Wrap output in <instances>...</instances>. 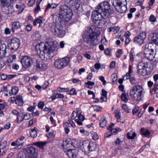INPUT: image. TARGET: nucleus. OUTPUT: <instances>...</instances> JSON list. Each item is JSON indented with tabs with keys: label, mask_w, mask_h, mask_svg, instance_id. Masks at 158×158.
<instances>
[{
	"label": "nucleus",
	"mask_w": 158,
	"mask_h": 158,
	"mask_svg": "<svg viewBox=\"0 0 158 158\" xmlns=\"http://www.w3.org/2000/svg\"><path fill=\"white\" fill-rule=\"evenodd\" d=\"M65 4L61 6L60 14L62 16V19L60 18L57 21L58 24H53L50 30L53 34L60 38L64 37L66 34V31L64 28L65 23L69 21L73 15L72 9L69 6L79 7L81 0H64Z\"/></svg>",
	"instance_id": "nucleus-1"
},
{
	"label": "nucleus",
	"mask_w": 158,
	"mask_h": 158,
	"mask_svg": "<svg viewBox=\"0 0 158 158\" xmlns=\"http://www.w3.org/2000/svg\"><path fill=\"white\" fill-rule=\"evenodd\" d=\"M94 26H92L88 28L87 32L83 34L82 38L84 42L89 45V47L94 46L99 42V37L100 31L96 32L93 29Z\"/></svg>",
	"instance_id": "nucleus-2"
},
{
	"label": "nucleus",
	"mask_w": 158,
	"mask_h": 158,
	"mask_svg": "<svg viewBox=\"0 0 158 158\" xmlns=\"http://www.w3.org/2000/svg\"><path fill=\"white\" fill-rule=\"evenodd\" d=\"M35 50L40 58L44 61L49 60V44L48 42H41L36 44Z\"/></svg>",
	"instance_id": "nucleus-3"
},
{
	"label": "nucleus",
	"mask_w": 158,
	"mask_h": 158,
	"mask_svg": "<svg viewBox=\"0 0 158 158\" xmlns=\"http://www.w3.org/2000/svg\"><path fill=\"white\" fill-rule=\"evenodd\" d=\"M144 90L142 87L139 85L134 86L130 91V95L134 100L139 102L143 97V91Z\"/></svg>",
	"instance_id": "nucleus-4"
},
{
	"label": "nucleus",
	"mask_w": 158,
	"mask_h": 158,
	"mask_svg": "<svg viewBox=\"0 0 158 158\" xmlns=\"http://www.w3.org/2000/svg\"><path fill=\"white\" fill-rule=\"evenodd\" d=\"M110 5L107 1H104L98 4L96 8L101 14L112 16L114 10L110 9Z\"/></svg>",
	"instance_id": "nucleus-5"
},
{
	"label": "nucleus",
	"mask_w": 158,
	"mask_h": 158,
	"mask_svg": "<svg viewBox=\"0 0 158 158\" xmlns=\"http://www.w3.org/2000/svg\"><path fill=\"white\" fill-rule=\"evenodd\" d=\"M127 2L126 0H114L112 5L115 8L116 10L117 8L120 9V13H124L127 10Z\"/></svg>",
	"instance_id": "nucleus-6"
},
{
	"label": "nucleus",
	"mask_w": 158,
	"mask_h": 158,
	"mask_svg": "<svg viewBox=\"0 0 158 158\" xmlns=\"http://www.w3.org/2000/svg\"><path fill=\"white\" fill-rule=\"evenodd\" d=\"M58 48L59 44L57 41H50V57L52 58L57 54Z\"/></svg>",
	"instance_id": "nucleus-7"
},
{
	"label": "nucleus",
	"mask_w": 158,
	"mask_h": 158,
	"mask_svg": "<svg viewBox=\"0 0 158 158\" xmlns=\"http://www.w3.org/2000/svg\"><path fill=\"white\" fill-rule=\"evenodd\" d=\"M146 37V33L145 31H142L134 37L133 42L135 44L141 45L143 44Z\"/></svg>",
	"instance_id": "nucleus-8"
},
{
	"label": "nucleus",
	"mask_w": 158,
	"mask_h": 158,
	"mask_svg": "<svg viewBox=\"0 0 158 158\" xmlns=\"http://www.w3.org/2000/svg\"><path fill=\"white\" fill-rule=\"evenodd\" d=\"M82 145L84 148H87L88 152L95 151L97 147L96 143L92 141H89V140L83 141Z\"/></svg>",
	"instance_id": "nucleus-9"
},
{
	"label": "nucleus",
	"mask_w": 158,
	"mask_h": 158,
	"mask_svg": "<svg viewBox=\"0 0 158 158\" xmlns=\"http://www.w3.org/2000/svg\"><path fill=\"white\" fill-rule=\"evenodd\" d=\"M148 64L143 61L140 62L138 64V73L143 76H145L147 75L146 69L148 67Z\"/></svg>",
	"instance_id": "nucleus-10"
},
{
	"label": "nucleus",
	"mask_w": 158,
	"mask_h": 158,
	"mask_svg": "<svg viewBox=\"0 0 158 158\" xmlns=\"http://www.w3.org/2000/svg\"><path fill=\"white\" fill-rule=\"evenodd\" d=\"M22 66L24 68L30 67L33 63L32 58L27 56H24L21 60Z\"/></svg>",
	"instance_id": "nucleus-11"
},
{
	"label": "nucleus",
	"mask_w": 158,
	"mask_h": 158,
	"mask_svg": "<svg viewBox=\"0 0 158 158\" xmlns=\"http://www.w3.org/2000/svg\"><path fill=\"white\" fill-rule=\"evenodd\" d=\"M112 17V16L101 14V19H99L95 24L97 26H103L110 20V19Z\"/></svg>",
	"instance_id": "nucleus-12"
},
{
	"label": "nucleus",
	"mask_w": 158,
	"mask_h": 158,
	"mask_svg": "<svg viewBox=\"0 0 158 158\" xmlns=\"http://www.w3.org/2000/svg\"><path fill=\"white\" fill-rule=\"evenodd\" d=\"M24 154L27 157L31 156L37 154V151L35 148L33 146H30L23 149Z\"/></svg>",
	"instance_id": "nucleus-13"
},
{
	"label": "nucleus",
	"mask_w": 158,
	"mask_h": 158,
	"mask_svg": "<svg viewBox=\"0 0 158 158\" xmlns=\"http://www.w3.org/2000/svg\"><path fill=\"white\" fill-rule=\"evenodd\" d=\"M20 42L19 39L17 38H14L11 40V43L9 44V47L12 50H16L19 47Z\"/></svg>",
	"instance_id": "nucleus-14"
},
{
	"label": "nucleus",
	"mask_w": 158,
	"mask_h": 158,
	"mask_svg": "<svg viewBox=\"0 0 158 158\" xmlns=\"http://www.w3.org/2000/svg\"><path fill=\"white\" fill-rule=\"evenodd\" d=\"M2 10L3 12L6 14H11L14 12L15 10L13 6L9 5V4H7L5 6H1Z\"/></svg>",
	"instance_id": "nucleus-15"
},
{
	"label": "nucleus",
	"mask_w": 158,
	"mask_h": 158,
	"mask_svg": "<svg viewBox=\"0 0 158 158\" xmlns=\"http://www.w3.org/2000/svg\"><path fill=\"white\" fill-rule=\"evenodd\" d=\"M73 144L74 143L73 142L71 139H68L63 141L62 146L63 149L65 148L67 150L68 149L73 148L74 147Z\"/></svg>",
	"instance_id": "nucleus-16"
},
{
	"label": "nucleus",
	"mask_w": 158,
	"mask_h": 158,
	"mask_svg": "<svg viewBox=\"0 0 158 158\" xmlns=\"http://www.w3.org/2000/svg\"><path fill=\"white\" fill-rule=\"evenodd\" d=\"M11 101L13 103H15L19 106H22L23 104L22 97L20 95L11 98Z\"/></svg>",
	"instance_id": "nucleus-17"
},
{
	"label": "nucleus",
	"mask_w": 158,
	"mask_h": 158,
	"mask_svg": "<svg viewBox=\"0 0 158 158\" xmlns=\"http://www.w3.org/2000/svg\"><path fill=\"white\" fill-rule=\"evenodd\" d=\"M101 13L96 8V10L92 11L91 19L92 22L95 24L99 19V16L101 17Z\"/></svg>",
	"instance_id": "nucleus-18"
},
{
	"label": "nucleus",
	"mask_w": 158,
	"mask_h": 158,
	"mask_svg": "<svg viewBox=\"0 0 158 158\" xmlns=\"http://www.w3.org/2000/svg\"><path fill=\"white\" fill-rule=\"evenodd\" d=\"M65 152L69 158H77V153L76 149L69 148Z\"/></svg>",
	"instance_id": "nucleus-19"
},
{
	"label": "nucleus",
	"mask_w": 158,
	"mask_h": 158,
	"mask_svg": "<svg viewBox=\"0 0 158 158\" xmlns=\"http://www.w3.org/2000/svg\"><path fill=\"white\" fill-rule=\"evenodd\" d=\"M60 60L64 68L67 66L69 64L70 61V57L66 56L60 59Z\"/></svg>",
	"instance_id": "nucleus-20"
},
{
	"label": "nucleus",
	"mask_w": 158,
	"mask_h": 158,
	"mask_svg": "<svg viewBox=\"0 0 158 158\" xmlns=\"http://www.w3.org/2000/svg\"><path fill=\"white\" fill-rule=\"evenodd\" d=\"M107 121L106 119V117L104 115L101 116L99 123L100 127L102 128H104L107 125Z\"/></svg>",
	"instance_id": "nucleus-21"
},
{
	"label": "nucleus",
	"mask_w": 158,
	"mask_h": 158,
	"mask_svg": "<svg viewBox=\"0 0 158 158\" xmlns=\"http://www.w3.org/2000/svg\"><path fill=\"white\" fill-rule=\"evenodd\" d=\"M36 69L37 71H44L47 68V65L41 62H37L36 65Z\"/></svg>",
	"instance_id": "nucleus-22"
},
{
	"label": "nucleus",
	"mask_w": 158,
	"mask_h": 158,
	"mask_svg": "<svg viewBox=\"0 0 158 158\" xmlns=\"http://www.w3.org/2000/svg\"><path fill=\"white\" fill-rule=\"evenodd\" d=\"M44 19L41 16H40L38 18L35 19L33 21V24L34 26H36L37 24H39V27L42 28V25Z\"/></svg>",
	"instance_id": "nucleus-23"
},
{
	"label": "nucleus",
	"mask_w": 158,
	"mask_h": 158,
	"mask_svg": "<svg viewBox=\"0 0 158 158\" xmlns=\"http://www.w3.org/2000/svg\"><path fill=\"white\" fill-rule=\"evenodd\" d=\"M16 56L15 55H10L8 57L6 62V64L10 67L11 65L12 62L15 59Z\"/></svg>",
	"instance_id": "nucleus-24"
},
{
	"label": "nucleus",
	"mask_w": 158,
	"mask_h": 158,
	"mask_svg": "<svg viewBox=\"0 0 158 158\" xmlns=\"http://www.w3.org/2000/svg\"><path fill=\"white\" fill-rule=\"evenodd\" d=\"M150 37L152 41L156 45L158 44V33H154L151 34Z\"/></svg>",
	"instance_id": "nucleus-25"
},
{
	"label": "nucleus",
	"mask_w": 158,
	"mask_h": 158,
	"mask_svg": "<svg viewBox=\"0 0 158 158\" xmlns=\"http://www.w3.org/2000/svg\"><path fill=\"white\" fill-rule=\"evenodd\" d=\"M15 7L17 9L16 11L18 12V14H19L23 11L25 7L23 4L17 3L15 5Z\"/></svg>",
	"instance_id": "nucleus-26"
},
{
	"label": "nucleus",
	"mask_w": 158,
	"mask_h": 158,
	"mask_svg": "<svg viewBox=\"0 0 158 158\" xmlns=\"http://www.w3.org/2000/svg\"><path fill=\"white\" fill-rule=\"evenodd\" d=\"M60 61V59L56 60L54 63V65L57 69H63L64 68Z\"/></svg>",
	"instance_id": "nucleus-27"
},
{
	"label": "nucleus",
	"mask_w": 158,
	"mask_h": 158,
	"mask_svg": "<svg viewBox=\"0 0 158 158\" xmlns=\"http://www.w3.org/2000/svg\"><path fill=\"white\" fill-rule=\"evenodd\" d=\"M21 26V23L19 21H15L13 22L12 24V31L14 32V30L20 28Z\"/></svg>",
	"instance_id": "nucleus-28"
},
{
	"label": "nucleus",
	"mask_w": 158,
	"mask_h": 158,
	"mask_svg": "<svg viewBox=\"0 0 158 158\" xmlns=\"http://www.w3.org/2000/svg\"><path fill=\"white\" fill-rule=\"evenodd\" d=\"M38 130L36 127H35L34 129L31 130L30 131V135L31 137L33 138H35L38 134Z\"/></svg>",
	"instance_id": "nucleus-29"
},
{
	"label": "nucleus",
	"mask_w": 158,
	"mask_h": 158,
	"mask_svg": "<svg viewBox=\"0 0 158 158\" xmlns=\"http://www.w3.org/2000/svg\"><path fill=\"white\" fill-rule=\"evenodd\" d=\"M140 133L141 135L144 136H149L150 132L148 129H146L143 128H142L140 130Z\"/></svg>",
	"instance_id": "nucleus-30"
},
{
	"label": "nucleus",
	"mask_w": 158,
	"mask_h": 158,
	"mask_svg": "<svg viewBox=\"0 0 158 158\" xmlns=\"http://www.w3.org/2000/svg\"><path fill=\"white\" fill-rule=\"evenodd\" d=\"M47 142H38L34 143V144L39 147L40 149H43L44 146L47 143Z\"/></svg>",
	"instance_id": "nucleus-31"
},
{
	"label": "nucleus",
	"mask_w": 158,
	"mask_h": 158,
	"mask_svg": "<svg viewBox=\"0 0 158 158\" xmlns=\"http://www.w3.org/2000/svg\"><path fill=\"white\" fill-rule=\"evenodd\" d=\"M135 56V53L134 51L131 50L129 53V57L130 60L131 62H133L134 61Z\"/></svg>",
	"instance_id": "nucleus-32"
},
{
	"label": "nucleus",
	"mask_w": 158,
	"mask_h": 158,
	"mask_svg": "<svg viewBox=\"0 0 158 158\" xmlns=\"http://www.w3.org/2000/svg\"><path fill=\"white\" fill-rule=\"evenodd\" d=\"M57 91L60 93L66 92L67 93L69 91V89L59 87L57 88Z\"/></svg>",
	"instance_id": "nucleus-33"
},
{
	"label": "nucleus",
	"mask_w": 158,
	"mask_h": 158,
	"mask_svg": "<svg viewBox=\"0 0 158 158\" xmlns=\"http://www.w3.org/2000/svg\"><path fill=\"white\" fill-rule=\"evenodd\" d=\"M19 91L18 88L15 86L12 88L11 89V93L10 92H9V95H11L12 94H17Z\"/></svg>",
	"instance_id": "nucleus-34"
},
{
	"label": "nucleus",
	"mask_w": 158,
	"mask_h": 158,
	"mask_svg": "<svg viewBox=\"0 0 158 158\" xmlns=\"http://www.w3.org/2000/svg\"><path fill=\"white\" fill-rule=\"evenodd\" d=\"M24 120L23 116V113L19 114L17 116V121L18 123H21Z\"/></svg>",
	"instance_id": "nucleus-35"
},
{
	"label": "nucleus",
	"mask_w": 158,
	"mask_h": 158,
	"mask_svg": "<svg viewBox=\"0 0 158 158\" xmlns=\"http://www.w3.org/2000/svg\"><path fill=\"white\" fill-rule=\"evenodd\" d=\"M121 107L122 109L127 113H129L131 112V110L128 108L127 104H123L122 105Z\"/></svg>",
	"instance_id": "nucleus-36"
},
{
	"label": "nucleus",
	"mask_w": 158,
	"mask_h": 158,
	"mask_svg": "<svg viewBox=\"0 0 158 158\" xmlns=\"http://www.w3.org/2000/svg\"><path fill=\"white\" fill-rule=\"evenodd\" d=\"M154 54H146L144 55V57L149 61H152L154 58Z\"/></svg>",
	"instance_id": "nucleus-37"
},
{
	"label": "nucleus",
	"mask_w": 158,
	"mask_h": 158,
	"mask_svg": "<svg viewBox=\"0 0 158 158\" xmlns=\"http://www.w3.org/2000/svg\"><path fill=\"white\" fill-rule=\"evenodd\" d=\"M154 47L153 44L152 43H148L145 46V48L148 49L150 51H152V52H154V50L153 48Z\"/></svg>",
	"instance_id": "nucleus-38"
},
{
	"label": "nucleus",
	"mask_w": 158,
	"mask_h": 158,
	"mask_svg": "<svg viewBox=\"0 0 158 158\" xmlns=\"http://www.w3.org/2000/svg\"><path fill=\"white\" fill-rule=\"evenodd\" d=\"M56 134V131H54L50 132V143H51L53 141L55 137Z\"/></svg>",
	"instance_id": "nucleus-39"
},
{
	"label": "nucleus",
	"mask_w": 158,
	"mask_h": 158,
	"mask_svg": "<svg viewBox=\"0 0 158 158\" xmlns=\"http://www.w3.org/2000/svg\"><path fill=\"white\" fill-rule=\"evenodd\" d=\"M7 142L5 141H1L0 142V148L3 149L4 148H7L6 147Z\"/></svg>",
	"instance_id": "nucleus-40"
},
{
	"label": "nucleus",
	"mask_w": 158,
	"mask_h": 158,
	"mask_svg": "<svg viewBox=\"0 0 158 158\" xmlns=\"http://www.w3.org/2000/svg\"><path fill=\"white\" fill-rule=\"evenodd\" d=\"M67 94L71 95H77V92L75 88H72L70 90H69V92L67 93Z\"/></svg>",
	"instance_id": "nucleus-41"
},
{
	"label": "nucleus",
	"mask_w": 158,
	"mask_h": 158,
	"mask_svg": "<svg viewBox=\"0 0 158 158\" xmlns=\"http://www.w3.org/2000/svg\"><path fill=\"white\" fill-rule=\"evenodd\" d=\"M121 98L122 101H123L125 103L127 102L128 99L126 94L124 93H123L121 95Z\"/></svg>",
	"instance_id": "nucleus-42"
},
{
	"label": "nucleus",
	"mask_w": 158,
	"mask_h": 158,
	"mask_svg": "<svg viewBox=\"0 0 158 158\" xmlns=\"http://www.w3.org/2000/svg\"><path fill=\"white\" fill-rule=\"evenodd\" d=\"M79 110H77L76 112L73 111L71 115V118L72 119H74L76 117H77Z\"/></svg>",
	"instance_id": "nucleus-43"
},
{
	"label": "nucleus",
	"mask_w": 158,
	"mask_h": 158,
	"mask_svg": "<svg viewBox=\"0 0 158 158\" xmlns=\"http://www.w3.org/2000/svg\"><path fill=\"white\" fill-rule=\"evenodd\" d=\"M11 1H13L15 0H10ZM0 6H5L9 4V1L8 0H0Z\"/></svg>",
	"instance_id": "nucleus-44"
},
{
	"label": "nucleus",
	"mask_w": 158,
	"mask_h": 158,
	"mask_svg": "<svg viewBox=\"0 0 158 158\" xmlns=\"http://www.w3.org/2000/svg\"><path fill=\"white\" fill-rule=\"evenodd\" d=\"M123 54V50L121 49H118L116 53V57L117 58H119L121 56V54Z\"/></svg>",
	"instance_id": "nucleus-45"
},
{
	"label": "nucleus",
	"mask_w": 158,
	"mask_h": 158,
	"mask_svg": "<svg viewBox=\"0 0 158 158\" xmlns=\"http://www.w3.org/2000/svg\"><path fill=\"white\" fill-rule=\"evenodd\" d=\"M27 157L24 154L23 151L19 152L16 158H27Z\"/></svg>",
	"instance_id": "nucleus-46"
},
{
	"label": "nucleus",
	"mask_w": 158,
	"mask_h": 158,
	"mask_svg": "<svg viewBox=\"0 0 158 158\" xmlns=\"http://www.w3.org/2000/svg\"><path fill=\"white\" fill-rule=\"evenodd\" d=\"M104 53L106 56H110L111 55V50L109 48H106L104 50Z\"/></svg>",
	"instance_id": "nucleus-47"
},
{
	"label": "nucleus",
	"mask_w": 158,
	"mask_h": 158,
	"mask_svg": "<svg viewBox=\"0 0 158 158\" xmlns=\"http://www.w3.org/2000/svg\"><path fill=\"white\" fill-rule=\"evenodd\" d=\"M23 116L24 119L27 120L30 119L31 118V114L29 113H23Z\"/></svg>",
	"instance_id": "nucleus-48"
},
{
	"label": "nucleus",
	"mask_w": 158,
	"mask_h": 158,
	"mask_svg": "<svg viewBox=\"0 0 158 158\" xmlns=\"http://www.w3.org/2000/svg\"><path fill=\"white\" fill-rule=\"evenodd\" d=\"M139 110V107L136 106H135L132 110V113L133 115H134L137 113L138 112Z\"/></svg>",
	"instance_id": "nucleus-49"
},
{
	"label": "nucleus",
	"mask_w": 158,
	"mask_h": 158,
	"mask_svg": "<svg viewBox=\"0 0 158 158\" xmlns=\"http://www.w3.org/2000/svg\"><path fill=\"white\" fill-rule=\"evenodd\" d=\"M77 117L79 120L81 121H83L85 119V117L81 114V112L79 111Z\"/></svg>",
	"instance_id": "nucleus-50"
},
{
	"label": "nucleus",
	"mask_w": 158,
	"mask_h": 158,
	"mask_svg": "<svg viewBox=\"0 0 158 158\" xmlns=\"http://www.w3.org/2000/svg\"><path fill=\"white\" fill-rule=\"evenodd\" d=\"M111 78L112 79V81L113 83H114L117 81V76L116 73H113L111 76Z\"/></svg>",
	"instance_id": "nucleus-51"
},
{
	"label": "nucleus",
	"mask_w": 158,
	"mask_h": 158,
	"mask_svg": "<svg viewBox=\"0 0 158 158\" xmlns=\"http://www.w3.org/2000/svg\"><path fill=\"white\" fill-rule=\"evenodd\" d=\"M19 144V139H17L15 141L11 143V145L12 146H18V145Z\"/></svg>",
	"instance_id": "nucleus-52"
},
{
	"label": "nucleus",
	"mask_w": 158,
	"mask_h": 158,
	"mask_svg": "<svg viewBox=\"0 0 158 158\" xmlns=\"http://www.w3.org/2000/svg\"><path fill=\"white\" fill-rule=\"evenodd\" d=\"M136 136V135L135 132L132 134L131 136L129 135V133H127V138L129 139H134Z\"/></svg>",
	"instance_id": "nucleus-53"
},
{
	"label": "nucleus",
	"mask_w": 158,
	"mask_h": 158,
	"mask_svg": "<svg viewBox=\"0 0 158 158\" xmlns=\"http://www.w3.org/2000/svg\"><path fill=\"white\" fill-rule=\"evenodd\" d=\"M36 7L34 10V11L35 14H37L40 10L39 3H36Z\"/></svg>",
	"instance_id": "nucleus-54"
},
{
	"label": "nucleus",
	"mask_w": 158,
	"mask_h": 158,
	"mask_svg": "<svg viewBox=\"0 0 158 158\" xmlns=\"http://www.w3.org/2000/svg\"><path fill=\"white\" fill-rule=\"evenodd\" d=\"M149 20L151 22H155L156 19L154 15L152 14L150 16Z\"/></svg>",
	"instance_id": "nucleus-55"
},
{
	"label": "nucleus",
	"mask_w": 158,
	"mask_h": 158,
	"mask_svg": "<svg viewBox=\"0 0 158 158\" xmlns=\"http://www.w3.org/2000/svg\"><path fill=\"white\" fill-rule=\"evenodd\" d=\"M154 54V52H152V51H150L148 49L145 48L144 51V55H145L146 54Z\"/></svg>",
	"instance_id": "nucleus-56"
},
{
	"label": "nucleus",
	"mask_w": 158,
	"mask_h": 158,
	"mask_svg": "<svg viewBox=\"0 0 158 158\" xmlns=\"http://www.w3.org/2000/svg\"><path fill=\"white\" fill-rule=\"evenodd\" d=\"M102 93L101 94V95L106 98L107 96V92L105 90V89H102Z\"/></svg>",
	"instance_id": "nucleus-57"
},
{
	"label": "nucleus",
	"mask_w": 158,
	"mask_h": 158,
	"mask_svg": "<svg viewBox=\"0 0 158 158\" xmlns=\"http://www.w3.org/2000/svg\"><path fill=\"white\" fill-rule=\"evenodd\" d=\"M0 57V70L4 66L5 64L3 60Z\"/></svg>",
	"instance_id": "nucleus-58"
},
{
	"label": "nucleus",
	"mask_w": 158,
	"mask_h": 158,
	"mask_svg": "<svg viewBox=\"0 0 158 158\" xmlns=\"http://www.w3.org/2000/svg\"><path fill=\"white\" fill-rule=\"evenodd\" d=\"M114 143L116 145H120L123 143V141L120 140V139L118 137L115 141Z\"/></svg>",
	"instance_id": "nucleus-59"
},
{
	"label": "nucleus",
	"mask_w": 158,
	"mask_h": 158,
	"mask_svg": "<svg viewBox=\"0 0 158 158\" xmlns=\"http://www.w3.org/2000/svg\"><path fill=\"white\" fill-rule=\"evenodd\" d=\"M131 73H129L128 72H127L126 73L125 75L123 76V77L125 78V77H126V79H125V80H126L129 79L131 77Z\"/></svg>",
	"instance_id": "nucleus-60"
},
{
	"label": "nucleus",
	"mask_w": 158,
	"mask_h": 158,
	"mask_svg": "<svg viewBox=\"0 0 158 158\" xmlns=\"http://www.w3.org/2000/svg\"><path fill=\"white\" fill-rule=\"evenodd\" d=\"M115 124L112 123H111L107 127V129L109 131H110V130H111V129H113L112 127H114Z\"/></svg>",
	"instance_id": "nucleus-61"
},
{
	"label": "nucleus",
	"mask_w": 158,
	"mask_h": 158,
	"mask_svg": "<svg viewBox=\"0 0 158 158\" xmlns=\"http://www.w3.org/2000/svg\"><path fill=\"white\" fill-rule=\"evenodd\" d=\"M35 0H30L29 1L28 5L30 6H32L35 2Z\"/></svg>",
	"instance_id": "nucleus-62"
},
{
	"label": "nucleus",
	"mask_w": 158,
	"mask_h": 158,
	"mask_svg": "<svg viewBox=\"0 0 158 158\" xmlns=\"http://www.w3.org/2000/svg\"><path fill=\"white\" fill-rule=\"evenodd\" d=\"M50 121L51 122V124L54 126H56V121L53 119L52 116L50 117Z\"/></svg>",
	"instance_id": "nucleus-63"
},
{
	"label": "nucleus",
	"mask_w": 158,
	"mask_h": 158,
	"mask_svg": "<svg viewBox=\"0 0 158 158\" xmlns=\"http://www.w3.org/2000/svg\"><path fill=\"white\" fill-rule=\"evenodd\" d=\"M115 67V62L114 61H112L110 65V68L111 69H114Z\"/></svg>",
	"instance_id": "nucleus-64"
}]
</instances>
